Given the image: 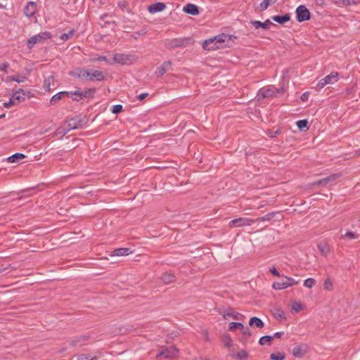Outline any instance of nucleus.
<instances>
[{"label": "nucleus", "instance_id": "32", "mask_svg": "<svg viewBox=\"0 0 360 360\" xmlns=\"http://www.w3.org/2000/svg\"><path fill=\"white\" fill-rule=\"evenodd\" d=\"M69 97H71L72 98L73 100L75 101H80L82 99V91H79V90H77L74 92H70L69 91Z\"/></svg>", "mask_w": 360, "mask_h": 360}, {"label": "nucleus", "instance_id": "41", "mask_svg": "<svg viewBox=\"0 0 360 360\" xmlns=\"http://www.w3.org/2000/svg\"><path fill=\"white\" fill-rule=\"evenodd\" d=\"M291 308L295 312H298L300 310L303 309V307H302V304H300V302L292 303Z\"/></svg>", "mask_w": 360, "mask_h": 360}, {"label": "nucleus", "instance_id": "60", "mask_svg": "<svg viewBox=\"0 0 360 360\" xmlns=\"http://www.w3.org/2000/svg\"><path fill=\"white\" fill-rule=\"evenodd\" d=\"M321 252H323L325 250V248L321 249Z\"/></svg>", "mask_w": 360, "mask_h": 360}, {"label": "nucleus", "instance_id": "58", "mask_svg": "<svg viewBox=\"0 0 360 360\" xmlns=\"http://www.w3.org/2000/svg\"><path fill=\"white\" fill-rule=\"evenodd\" d=\"M76 345V342H72V345Z\"/></svg>", "mask_w": 360, "mask_h": 360}, {"label": "nucleus", "instance_id": "12", "mask_svg": "<svg viewBox=\"0 0 360 360\" xmlns=\"http://www.w3.org/2000/svg\"><path fill=\"white\" fill-rule=\"evenodd\" d=\"M172 63L170 61H166L162 63V65L160 67H158L155 72V75L160 77H162L167 71H168L171 68Z\"/></svg>", "mask_w": 360, "mask_h": 360}, {"label": "nucleus", "instance_id": "7", "mask_svg": "<svg viewBox=\"0 0 360 360\" xmlns=\"http://www.w3.org/2000/svg\"><path fill=\"white\" fill-rule=\"evenodd\" d=\"M255 223V220L246 217H240L236 219H233L229 222V226L230 227H243L250 226Z\"/></svg>", "mask_w": 360, "mask_h": 360}, {"label": "nucleus", "instance_id": "59", "mask_svg": "<svg viewBox=\"0 0 360 360\" xmlns=\"http://www.w3.org/2000/svg\"><path fill=\"white\" fill-rule=\"evenodd\" d=\"M321 252H323L325 250V248L321 249Z\"/></svg>", "mask_w": 360, "mask_h": 360}, {"label": "nucleus", "instance_id": "22", "mask_svg": "<svg viewBox=\"0 0 360 360\" xmlns=\"http://www.w3.org/2000/svg\"><path fill=\"white\" fill-rule=\"evenodd\" d=\"M65 96H69V91H60L54 96H52L51 99V103L52 104L57 103L59 101H60Z\"/></svg>", "mask_w": 360, "mask_h": 360}, {"label": "nucleus", "instance_id": "6", "mask_svg": "<svg viewBox=\"0 0 360 360\" xmlns=\"http://www.w3.org/2000/svg\"><path fill=\"white\" fill-rule=\"evenodd\" d=\"M283 90L279 91L274 86H266L259 89L257 93L258 99L271 98L276 96L278 93H281Z\"/></svg>", "mask_w": 360, "mask_h": 360}, {"label": "nucleus", "instance_id": "31", "mask_svg": "<svg viewBox=\"0 0 360 360\" xmlns=\"http://www.w3.org/2000/svg\"><path fill=\"white\" fill-rule=\"evenodd\" d=\"M275 3V0H263L259 4V9L261 11H264L267 9V8L271 5Z\"/></svg>", "mask_w": 360, "mask_h": 360}, {"label": "nucleus", "instance_id": "14", "mask_svg": "<svg viewBox=\"0 0 360 360\" xmlns=\"http://www.w3.org/2000/svg\"><path fill=\"white\" fill-rule=\"evenodd\" d=\"M37 4L33 1H30L27 3L26 6L25 7V14L27 17H31L34 15L37 11Z\"/></svg>", "mask_w": 360, "mask_h": 360}, {"label": "nucleus", "instance_id": "39", "mask_svg": "<svg viewBox=\"0 0 360 360\" xmlns=\"http://www.w3.org/2000/svg\"><path fill=\"white\" fill-rule=\"evenodd\" d=\"M75 31L74 30H70L68 33H64L60 36V39L63 41H67L70 39L74 35Z\"/></svg>", "mask_w": 360, "mask_h": 360}, {"label": "nucleus", "instance_id": "24", "mask_svg": "<svg viewBox=\"0 0 360 360\" xmlns=\"http://www.w3.org/2000/svg\"><path fill=\"white\" fill-rule=\"evenodd\" d=\"M27 79L26 76L21 75L18 74L16 75L8 76L6 79V81H13L18 83H22Z\"/></svg>", "mask_w": 360, "mask_h": 360}, {"label": "nucleus", "instance_id": "21", "mask_svg": "<svg viewBox=\"0 0 360 360\" xmlns=\"http://www.w3.org/2000/svg\"><path fill=\"white\" fill-rule=\"evenodd\" d=\"M131 253L129 248H121L113 251L110 256H127Z\"/></svg>", "mask_w": 360, "mask_h": 360}, {"label": "nucleus", "instance_id": "35", "mask_svg": "<svg viewBox=\"0 0 360 360\" xmlns=\"http://www.w3.org/2000/svg\"><path fill=\"white\" fill-rule=\"evenodd\" d=\"M95 90L94 89H87L84 91H82V98H90L94 96Z\"/></svg>", "mask_w": 360, "mask_h": 360}, {"label": "nucleus", "instance_id": "1", "mask_svg": "<svg viewBox=\"0 0 360 360\" xmlns=\"http://www.w3.org/2000/svg\"><path fill=\"white\" fill-rule=\"evenodd\" d=\"M69 75L72 77L86 79L89 81H103L105 78L103 72L99 70L89 71L84 68H77L71 72Z\"/></svg>", "mask_w": 360, "mask_h": 360}, {"label": "nucleus", "instance_id": "8", "mask_svg": "<svg viewBox=\"0 0 360 360\" xmlns=\"http://www.w3.org/2000/svg\"><path fill=\"white\" fill-rule=\"evenodd\" d=\"M179 350L174 347L172 346L169 347H166L162 349L160 352H159L156 355V358L165 357V358H174L178 356Z\"/></svg>", "mask_w": 360, "mask_h": 360}, {"label": "nucleus", "instance_id": "23", "mask_svg": "<svg viewBox=\"0 0 360 360\" xmlns=\"http://www.w3.org/2000/svg\"><path fill=\"white\" fill-rule=\"evenodd\" d=\"M272 314L277 319H285V313L283 309H281L280 307H275L272 310Z\"/></svg>", "mask_w": 360, "mask_h": 360}, {"label": "nucleus", "instance_id": "49", "mask_svg": "<svg viewBox=\"0 0 360 360\" xmlns=\"http://www.w3.org/2000/svg\"><path fill=\"white\" fill-rule=\"evenodd\" d=\"M280 134V130L278 129L276 131H275L274 132H269L268 133V136L271 138H274L275 137L276 135L279 134Z\"/></svg>", "mask_w": 360, "mask_h": 360}, {"label": "nucleus", "instance_id": "44", "mask_svg": "<svg viewBox=\"0 0 360 360\" xmlns=\"http://www.w3.org/2000/svg\"><path fill=\"white\" fill-rule=\"evenodd\" d=\"M240 330V331H241V333H242L244 336H245V337H250V336L251 333H250V330H249V328H248L245 327V326H243V328H241Z\"/></svg>", "mask_w": 360, "mask_h": 360}, {"label": "nucleus", "instance_id": "9", "mask_svg": "<svg viewBox=\"0 0 360 360\" xmlns=\"http://www.w3.org/2000/svg\"><path fill=\"white\" fill-rule=\"evenodd\" d=\"M297 20L301 22L310 18V13L307 8L300 5L296 9Z\"/></svg>", "mask_w": 360, "mask_h": 360}, {"label": "nucleus", "instance_id": "5", "mask_svg": "<svg viewBox=\"0 0 360 360\" xmlns=\"http://www.w3.org/2000/svg\"><path fill=\"white\" fill-rule=\"evenodd\" d=\"M51 37V33L48 32H41L38 34L32 36L27 40V46L30 49H31L36 44L44 43L46 40L50 39Z\"/></svg>", "mask_w": 360, "mask_h": 360}, {"label": "nucleus", "instance_id": "47", "mask_svg": "<svg viewBox=\"0 0 360 360\" xmlns=\"http://www.w3.org/2000/svg\"><path fill=\"white\" fill-rule=\"evenodd\" d=\"M9 67V63H4L0 65V70L1 71H4V72H6L8 68Z\"/></svg>", "mask_w": 360, "mask_h": 360}, {"label": "nucleus", "instance_id": "45", "mask_svg": "<svg viewBox=\"0 0 360 360\" xmlns=\"http://www.w3.org/2000/svg\"><path fill=\"white\" fill-rule=\"evenodd\" d=\"M122 110V105H115L112 107V112L115 114L119 113Z\"/></svg>", "mask_w": 360, "mask_h": 360}, {"label": "nucleus", "instance_id": "2", "mask_svg": "<svg viewBox=\"0 0 360 360\" xmlns=\"http://www.w3.org/2000/svg\"><path fill=\"white\" fill-rule=\"evenodd\" d=\"M230 39V35L221 34L205 40L202 46L208 51L223 49L226 46V42H229Z\"/></svg>", "mask_w": 360, "mask_h": 360}, {"label": "nucleus", "instance_id": "30", "mask_svg": "<svg viewBox=\"0 0 360 360\" xmlns=\"http://www.w3.org/2000/svg\"><path fill=\"white\" fill-rule=\"evenodd\" d=\"M222 342L224 347L230 348L233 345V340L229 335H224L222 337Z\"/></svg>", "mask_w": 360, "mask_h": 360}, {"label": "nucleus", "instance_id": "19", "mask_svg": "<svg viewBox=\"0 0 360 360\" xmlns=\"http://www.w3.org/2000/svg\"><path fill=\"white\" fill-rule=\"evenodd\" d=\"M272 20L277 23L283 25L290 20V16L288 13L283 15H275L272 17Z\"/></svg>", "mask_w": 360, "mask_h": 360}, {"label": "nucleus", "instance_id": "55", "mask_svg": "<svg viewBox=\"0 0 360 360\" xmlns=\"http://www.w3.org/2000/svg\"><path fill=\"white\" fill-rule=\"evenodd\" d=\"M5 117V115L3 114V115H0V118H2V117Z\"/></svg>", "mask_w": 360, "mask_h": 360}, {"label": "nucleus", "instance_id": "29", "mask_svg": "<svg viewBox=\"0 0 360 360\" xmlns=\"http://www.w3.org/2000/svg\"><path fill=\"white\" fill-rule=\"evenodd\" d=\"M273 337L271 335H264L260 338L259 343L260 345H271L272 342Z\"/></svg>", "mask_w": 360, "mask_h": 360}, {"label": "nucleus", "instance_id": "38", "mask_svg": "<svg viewBox=\"0 0 360 360\" xmlns=\"http://www.w3.org/2000/svg\"><path fill=\"white\" fill-rule=\"evenodd\" d=\"M236 358L239 360H245L248 359V353L245 350L242 349L239 351L236 354Z\"/></svg>", "mask_w": 360, "mask_h": 360}, {"label": "nucleus", "instance_id": "40", "mask_svg": "<svg viewBox=\"0 0 360 360\" xmlns=\"http://www.w3.org/2000/svg\"><path fill=\"white\" fill-rule=\"evenodd\" d=\"M91 61L96 62V61H105L108 64H112V62L108 59L105 56H100L96 58H93L91 59Z\"/></svg>", "mask_w": 360, "mask_h": 360}, {"label": "nucleus", "instance_id": "54", "mask_svg": "<svg viewBox=\"0 0 360 360\" xmlns=\"http://www.w3.org/2000/svg\"><path fill=\"white\" fill-rule=\"evenodd\" d=\"M4 270L5 269H0V274H1Z\"/></svg>", "mask_w": 360, "mask_h": 360}, {"label": "nucleus", "instance_id": "20", "mask_svg": "<svg viewBox=\"0 0 360 360\" xmlns=\"http://www.w3.org/2000/svg\"><path fill=\"white\" fill-rule=\"evenodd\" d=\"M249 325L252 327L262 328L264 326V322L257 317H252L249 321Z\"/></svg>", "mask_w": 360, "mask_h": 360}, {"label": "nucleus", "instance_id": "33", "mask_svg": "<svg viewBox=\"0 0 360 360\" xmlns=\"http://www.w3.org/2000/svg\"><path fill=\"white\" fill-rule=\"evenodd\" d=\"M270 358L271 360H283L285 358V355L281 352H274L271 354Z\"/></svg>", "mask_w": 360, "mask_h": 360}, {"label": "nucleus", "instance_id": "18", "mask_svg": "<svg viewBox=\"0 0 360 360\" xmlns=\"http://www.w3.org/2000/svg\"><path fill=\"white\" fill-rule=\"evenodd\" d=\"M183 11L193 15H196L199 13L198 8L197 6L193 4H186L184 8Z\"/></svg>", "mask_w": 360, "mask_h": 360}, {"label": "nucleus", "instance_id": "57", "mask_svg": "<svg viewBox=\"0 0 360 360\" xmlns=\"http://www.w3.org/2000/svg\"><path fill=\"white\" fill-rule=\"evenodd\" d=\"M356 153L360 155V149L356 151Z\"/></svg>", "mask_w": 360, "mask_h": 360}, {"label": "nucleus", "instance_id": "17", "mask_svg": "<svg viewBox=\"0 0 360 360\" xmlns=\"http://www.w3.org/2000/svg\"><path fill=\"white\" fill-rule=\"evenodd\" d=\"M67 127L68 129H74L77 128H81L82 127V122L78 120L77 117H74L69 120L66 122Z\"/></svg>", "mask_w": 360, "mask_h": 360}, {"label": "nucleus", "instance_id": "36", "mask_svg": "<svg viewBox=\"0 0 360 360\" xmlns=\"http://www.w3.org/2000/svg\"><path fill=\"white\" fill-rule=\"evenodd\" d=\"M274 213H269L266 214L265 216L258 218L257 219H254L255 222H259V221H269L274 217Z\"/></svg>", "mask_w": 360, "mask_h": 360}, {"label": "nucleus", "instance_id": "53", "mask_svg": "<svg viewBox=\"0 0 360 360\" xmlns=\"http://www.w3.org/2000/svg\"><path fill=\"white\" fill-rule=\"evenodd\" d=\"M306 98H307V96H306L305 94H304L301 96V98H302V101H305Z\"/></svg>", "mask_w": 360, "mask_h": 360}, {"label": "nucleus", "instance_id": "43", "mask_svg": "<svg viewBox=\"0 0 360 360\" xmlns=\"http://www.w3.org/2000/svg\"><path fill=\"white\" fill-rule=\"evenodd\" d=\"M297 126L300 130H303L307 127V121L306 120H301L297 122Z\"/></svg>", "mask_w": 360, "mask_h": 360}, {"label": "nucleus", "instance_id": "34", "mask_svg": "<svg viewBox=\"0 0 360 360\" xmlns=\"http://www.w3.org/2000/svg\"><path fill=\"white\" fill-rule=\"evenodd\" d=\"M324 289L326 290L331 291L333 290V283H332L330 278H326L323 283Z\"/></svg>", "mask_w": 360, "mask_h": 360}, {"label": "nucleus", "instance_id": "25", "mask_svg": "<svg viewBox=\"0 0 360 360\" xmlns=\"http://www.w3.org/2000/svg\"><path fill=\"white\" fill-rule=\"evenodd\" d=\"M25 155L22 153H17L8 158V161L11 163L18 162L20 160L24 159Z\"/></svg>", "mask_w": 360, "mask_h": 360}, {"label": "nucleus", "instance_id": "42", "mask_svg": "<svg viewBox=\"0 0 360 360\" xmlns=\"http://www.w3.org/2000/svg\"><path fill=\"white\" fill-rule=\"evenodd\" d=\"M241 328H243V325L241 323L238 322H232L229 326L230 330H233L236 328L240 329Z\"/></svg>", "mask_w": 360, "mask_h": 360}, {"label": "nucleus", "instance_id": "27", "mask_svg": "<svg viewBox=\"0 0 360 360\" xmlns=\"http://www.w3.org/2000/svg\"><path fill=\"white\" fill-rule=\"evenodd\" d=\"M359 237V235L356 233V232L353 231H347L344 235L341 236V238L342 239H347V240H354L358 239Z\"/></svg>", "mask_w": 360, "mask_h": 360}, {"label": "nucleus", "instance_id": "11", "mask_svg": "<svg viewBox=\"0 0 360 360\" xmlns=\"http://www.w3.org/2000/svg\"><path fill=\"white\" fill-rule=\"evenodd\" d=\"M307 352V347L304 345H297L292 348V354L295 357L302 358Z\"/></svg>", "mask_w": 360, "mask_h": 360}, {"label": "nucleus", "instance_id": "37", "mask_svg": "<svg viewBox=\"0 0 360 360\" xmlns=\"http://www.w3.org/2000/svg\"><path fill=\"white\" fill-rule=\"evenodd\" d=\"M315 283H316L315 279H314L312 278H309L304 281V285L306 288H311L315 285Z\"/></svg>", "mask_w": 360, "mask_h": 360}, {"label": "nucleus", "instance_id": "4", "mask_svg": "<svg viewBox=\"0 0 360 360\" xmlns=\"http://www.w3.org/2000/svg\"><path fill=\"white\" fill-rule=\"evenodd\" d=\"M137 60V57L134 55H127L123 53H115L113 56V63H119L121 65H130L134 63Z\"/></svg>", "mask_w": 360, "mask_h": 360}, {"label": "nucleus", "instance_id": "48", "mask_svg": "<svg viewBox=\"0 0 360 360\" xmlns=\"http://www.w3.org/2000/svg\"><path fill=\"white\" fill-rule=\"evenodd\" d=\"M269 271L276 276H280V274L278 271L276 269V267L272 266L269 269Z\"/></svg>", "mask_w": 360, "mask_h": 360}, {"label": "nucleus", "instance_id": "26", "mask_svg": "<svg viewBox=\"0 0 360 360\" xmlns=\"http://www.w3.org/2000/svg\"><path fill=\"white\" fill-rule=\"evenodd\" d=\"M175 277L172 274L170 273H165L162 275L161 280L165 283V284H169L174 281Z\"/></svg>", "mask_w": 360, "mask_h": 360}, {"label": "nucleus", "instance_id": "16", "mask_svg": "<svg viewBox=\"0 0 360 360\" xmlns=\"http://www.w3.org/2000/svg\"><path fill=\"white\" fill-rule=\"evenodd\" d=\"M166 6L164 3L158 2L148 6V11L151 13L162 11L165 9Z\"/></svg>", "mask_w": 360, "mask_h": 360}, {"label": "nucleus", "instance_id": "46", "mask_svg": "<svg viewBox=\"0 0 360 360\" xmlns=\"http://www.w3.org/2000/svg\"><path fill=\"white\" fill-rule=\"evenodd\" d=\"M15 105V101H13V100L12 99V98L11 97L9 101L8 102H5L3 103V105L5 107V108H10L11 107L12 105Z\"/></svg>", "mask_w": 360, "mask_h": 360}, {"label": "nucleus", "instance_id": "52", "mask_svg": "<svg viewBox=\"0 0 360 360\" xmlns=\"http://www.w3.org/2000/svg\"><path fill=\"white\" fill-rule=\"evenodd\" d=\"M148 96V94L147 93H143V94H141L139 96V99L140 101L144 99L146 96Z\"/></svg>", "mask_w": 360, "mask_h": 360}, {"label": "nucleus", "instance_id": "51", "mask_svg": "<svg viewBox=\"0 0 360 360\" xmlns=\"http://www.w3.org/2000/svg\"><path fill=\"white\" fill-rule=\"evenodd\" d=\"M342 2L344 5H350L352 4H354V0H342Z\"/></svg>", "mask_w": 360, "mask_h": 360}, {"label": "nucleus", "instance_id": "10", "mask_svg": "<svg viewBox=\"0 0 360 360\" xmlns=\"http://www.w3.org/2000/svg\"><path fill=\"white\" fill-rule=\"evenodd\" d=\"M338 81V72H332L327 75L325 78L321 79L317 86L319 88H323L326 84H334Z\"/></svg>", "mask_w": 360, "mask_h": 360}, {"label": "nucleus", "instance_id": "3", "mask_svg": "<svg viewBox=\"0 0 360 360\" xmlns=\"http://www.w3.org/2000/svg\"><path fill=\"white\" fill-rule=\"evenodd\" d=\"M298 283V281H295L291 277L283 276L282 281L273 283L272 288L275 290H281L297 285Z\"/></svg>", "mask_w": 360, "mask_h": 360}, {"label": "nucleus", "instance_id": "13", "mask_svg": "<svg viewBox=\"0 0 360 360\" xmlns=\"http://www.w3.org/2000/svg\"><path fill=\"white\" fill-rule=\"evenodd\" d=\"M13 101H15V103H20L23 102L25 99V92L24 90L20 89L15 92H14L11 96Z\"/></svg>", "mask_w": 360, "mask_h": 360}, {"label": "nucleus", "instance_id": "15", "mask_svg": "<svg viewBox=\"0 0 360 360\" xmlns=\"http://www.w3.org/2000/svg\"><path fill=\"white\" fill-rule=\"evenodd\" d=\"M251 24L255 29L262 28L264 30L269 29L270 25H274L270 20H266L264 22H262L258 20H252Z\"/></svg>", "mask_w": 360, "mask_h": 360}, {"label": "nucleus", "instance_id": "56", "mask_svg": "<svg viewBox=\"0 0 360 360\" xmlns=\"http://www.w3.org/2000/svg\"><path fill=\"white\" fill-rule=\"evenodd\" d=\"M81 338H82V340H86V337H85V336H83V337H82Z\"/></svg>", "mask_w": 360, "mask_h": 360}, {"label": "nucleus", "instance_id": "50", "mask_svg": "<svg viewBox=\"0 0 360 360\" xmlns=\"http://www.w3.org/2000/svg\"><path fill=\"white\" fill-rule=\"evenodd\" d=\"M284 334L283 332H276L274 334V335L272 336L273 338H281L282 337V335Z\"/></svg>", "mask_w": 360, "mask_h": 360}, {"label": "nucleus", "instance_id": "28", "mask_svg": "<svg viewBox=\"0 0 360 360\" xmlns=\"http://www.w3.org/2000/svg\"><path fill=\"white\" fill-rule=\"evenodd\" d=\"M53 82V76L51 75V76L47 77L44 79V84H43L44 89L47 91H51V86Z\"/></svg>", "mask_w": 360, "mask_h": 360}]
</instances>
